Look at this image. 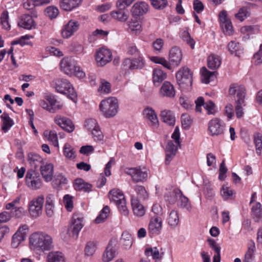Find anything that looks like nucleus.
Returning a JSON list of instances; mask_svg holds the SVG:
<instances>
[{"label": "nucleus", "instance_id": "nucleus-1", "mask_svg": "<svg viewBox=\"0 0 262 262\" xmlns=\"http://www.w3.org/2000/svg\"><path fill=\"white\" fill-rule=\"evenodd\" d=\"M30 244L31 248L34 250L48 251L53 247L52 238L47 234L35 232L30 236Z\"/></svg>", "mask_w": 262, "mask_h": 262}, {"label": "nucleus", "instance_id": "nucleus-2", "mask_svg": "<svg viewBox=\"0 0 262 262\" xmlns=\"http://www.w3.org/2000/svg\"><path fill=\"white\" fill-rule=\"evenodd\" d=\"M56 92L66 95L69 99L76 102L77 94L70 82L67 79L59 78L55 80Z\"/></svg>", "mask_w": 262, "mask_h": 262}, {"label": "nucleus", "instance_id": "nucleus-3", "mask_svg": "<svg viewBox=\"0 0 262 262\" xmlns=\"http://www.w3.org/2000/svg\"><path fill=\"white\" fill-rule=\"evenodd\" d=\"M99 108L105 117H113L118 112V100L113 97L103 100L99 105Z\"/></svg>", "mask_w": 262, "mask_h": 262}, {"label": "nucleus", "instance_id": "nucleus-4", "mask_svg": "<svg viewBox=\"0 0 262 262\" xmlns=\"http://www.w3.org/2000/svg\"><path fill=\"white\" fill-rule=\"evenodd\" d=\"M111 202L114 203L121 214L126 215L128 210L126 206V200L123 192L119 189H113L108 194Z\"/></svg>", "mask_w": 262, "mask_h": 262}, {"label": "nucleus", "instance_id": "nucleus-5", "mask_svg": "<svg viewBox=\"0 0 262 262\" xmlns=\"http://www.w3.org/2000/svg\"><path fill=\"white\" fill-rule=\"evenodd\" d=\"M176 76L177 82L180 87L186 88L191 86L192 73L188 68L184 67L181 68L177 73Z\"/></svg>", "mask_w": 262, "mask_h": 262}, {"label": "nucleus", "instance_id": "nucleus-6", "mask_svg": "<svg viewBox=\"0 0 262 262\" xmlns=\"http://www.w3.org/2000/svg\"><path fill=\"white\" fill-rule=\"evenodd\" d=\"M83 219L81 214L77 213L73 215L67 231L69 236L75 239L77 238L79 232L83 226Z\"/></svg>", "mask_w": 262, "mask_h": 262}, {"label": "nucleus", "instance_id": "nucleus-7", "mask_svg": "<svg viewBox=\"0 0 262 262\" xmlns=\"http://www.w3.org/2000/svg\"><path fill=\"white\" fill-rule=\"evenodd\" d=\"M44 198L40 195L33 199L29 204V211L33 217H37L42 213Z\"/></svg>", "mask_w": 262, "mask_h": 262}, {"label": "nucleus", "instance_id": "nucleus-8", "mask_svg": "<svg viewBox=\"0 0 262 262\" xmlns=\"http://www.w3.org/2000/svg\"><path fill=\"white\" fill-rule=\"evenodd\" d=\"M225 127V124L217 118L211 120L208 123V130L212 136L223 135L224 133Z\"/></svg>", "mask_w": 262, "mask_h": 262}, {"label": "nucleus", "instance_id": "nucleus-9", "mask_svg": "<svg viewBox=\"0 0 262 262\" xmlns=\"http://www.w3.org/2000/svg\"><path fill=\"white\" fill-rule=\"evenodd\" d=\"M162 229V220L161 217L154 216L151 217L149 224L148 232L152 237L160 233Z\"/></svg>", "mask_w": 262, "mask_h": 262}, {"label": "nucleus", "instance_id": "nucleus-10", "mask_svg": "<svg viewBox=\"0 0 262 262\" xmlns=\"http://www.w3.org/2000/svg\"><path fill=\"white\" fill-rule=\"evenodd\" d=\"M79 28V24L77 21L70 20L63 26L61 32V35L64 38H68L72 36Z\"/></svg>", "mask_w": 262, "mask_h": 262}, {"label": "nucleus", "instance_id": "nucleus-11", "mask_svg": "<svg viewBox=\"0 0 262 262\" xmlns=\"http://www.w3.org/2000/svg\"><path fill=\"white\" fill-rule=\"evenodd\" d=\"M126 173L130 175L135 182H144L148 177V173L146 171H142L137 168H129L126 171Z\"/></svg>", "mask_w": 262, "mask_h": 262}, {"label": "nucleus", "instance_id": "nucleus-12", "mask_svg": "<svg viewBox=\"0 0 262 262\" xmlns=\"http://www.w3.org/2000/svg\"><path fill=\"white\" fill-rule=\"evenodd\" d=\"M219 16L222 22L221 26L224 33L228 35L232 34L233 27L231 21L227 17V11L224 10H222L220 12Z\"/></svg>", "mask_w": 262, "mask_h": 262}, {"label": "nucleus", "instance_id": "nucleus-13", "mask_svg": "<svg viewBox=\"0 0 262 262\" xmlns=\"http://www.w3.org/2000/svg\"><path fill=\"white\" fill-rule=\"evenodd\" d=\"M111 59L112 53L109 50L106 49H100L96 55V60L101 66L105 65L111 60Z\"/></svg>", "mask_w": 262, "mask_h": 262}, {"label": "nucleus", "instance_id": "nucleus-14", "mask_svg": "<svg viewBox=\"0 0 262 262\" xmlns=\"http://www.w3.org/2000/svg\"><path fill=\"white\" fill-rule=\"evenodd\" d=\"M180 145H178L176 143L174 144L172 140H170L167 142L165 149V164L166 165L169 164L172 159L175 157L178 149V147H180Z\"/></svg>", "mask_w": 262, "mask_h": 262}, {"label": "nucleus", "instance_id": "nucleus-15", "mask_svg": "<svg viewBox=\"0 0 262 262\" xmlns=\"http://www.w3.org/2000/svg\"><path fill=\"white\" fill-rule=\"evenodd\" d=\"M18 26L27 30H32L36 28V23L32 16L29 14L22 15L18 22Z\"/></svg>", "mask_w": 262, "mask_h": 262}, {"label": "nucleus", "instance_id": "nucleus-16", "mask_svg": "<svg viewBox=\"0 0 262 262\" xmlns=\"http://www.w3.org/2000/svg\"><path fill=\"white\" fill-rule=\"evenodd\" d=\"M55 122L63 130L68 133H72L74 129L75 126L72 121L66 117L57 116L55 118Z\"/></svg>", "mask_w": 262, "mask_h": 262}, {"label": "nucleus", "instance_id": "nucleus-17", "mask_svg": "<svg viewBox=\"0 0 262 262\" xmlns=\"http://www.w3.org/2000/svg\"><path fill=\"white\" fill-rule=\"evenodd\" d=\"M76 65V61L72 58H65L60 62L61 70L67 75H72Z\"/></svg>", "mask_w": 262, "mask_h": 262}, {"label": "nucleus", "instance_id": "nucleus-18", "mask_svg": "<svg viewBox=\"0 0 262 262\" xmlns=\"http://www.w3.org/2000/svg\"><path fill=\"white\" fill-rule=\"evenodd\" d=\"M143 114L144 117L150 122L149 123L150 126L156 128L158 127L159 121L157 114L151 107H147L145 108Z\"/></svg>", "mask_w": 262, "mask_h": 262}, {"label": "nucleus", "instance_id": "nucleus-19", "mask_svg": "<svg viewBox=\"0 0 262 262\" xmlns=\"http://www.w3.org/2000/svg\"><path fill=\"white\" fill-rule=\"evenodd\" d=\"M182 59V53L181 49L178 47H172L169 51V60L173 64L178 66Z\"/></svg>", "mask_w": 262, "mask_h": 262}, {"label": "nucleus", "instance_id": "nucleus-20", "mask_svg": "<svg viewBox=\"0 0 262 262\" xmlns=\"http://www.w3.org/2000/svg\"><path fill=\"white\" fill-rule=\"evenodd\" d=\"M148 9V5L146 3H136L132 8L131 13L134 16H139L145 14Z\"/></svg>", "mask_w": 262, "mask_h": 262}, {"label": "nucleus", "instance_id": "nucleus-21", "mask_svg": "<svg viewBox=\"0 0 262 262\" xmlns=\"http://www.w3.org/2000/svg\"><path fill=\"white\" fill-rule=\"evenodd\" d=\"M54 166L51 163L42 164L40 166L41 174L47 182L50 181L53 178Z\"/></svg>", "mask_w": 262, "mask_h": 262}, {"label": "nucleus", "instance_id": "nucleus-22", "mask_svg": "<svg viewBox=\"0 0 262 262\" xmlns=\"http://www.w3.org/2000/svg\"><path fill=\"white\" fill-rule=\"evenodd\" d=\"M27 160L30 166L34 169L44 164L43 159L35 152L29 153L27 155Z\"/></svg>", "mask_w": 262, "mask_h": 262}, {"label": "nucleus", "instance_id": "nucleus-23", "mask_svg": "<svg viewBox=\"0 0 262 262\" xmlns=\"http://www.w3.org/2000/svg\"><path fill=\"white\" fill-rule=\"evenodd\" d=\"M82 0H60V8L64 11H70L78 7Z\"/></svg>", "mask_w": 262, "mask_h": 262}, {"label": "nucleus", "instance_id": "nucleus-24", "mask_svg": "<svg viewBox=\"0 0 262 262\" xmlns=\"http://www.w3.org/2000/svg\"><path fill=\"white\" fill-rule=\"evenodd\" d=\"M245 98H244V89H241L237 95V99L235 101V112L237 118H241L243 115L242 105H245Z\"/></svg>", "mask_w": 262, "mask_h": 262}, {"label": "nucleus", "instance_id": "nucleus-25", "mask_svg": "<svg viewBox=\"0 0 262 262\" xmlns=\"http://www.w3.org/2000/svg\"><path fill=\"white\" fill-rule=\"evenodd\" d=\"M160 94L163 96L173 97L175 91L173 85L169 82H165L160 89Z\"/></svg>", "mask_w": 262, "mask_h": 262}, {"label": "nucleus", "instance_id": "nucleus-26", "mask_svg": "<svg viewBox=\"0 0 262 262\" xmlns=\"http://www.w3.org/2000/svg\"><path fill=\"white\" fill-rule=\"evenodd\" d=\"M132 206L134 213L136 216L141 217L145 214L144 207L138 199H132Z\"/></svg>", "mask_w": 262, "mask_h": 262}, {"label": "nucleus", "instance_id": "nucleus-27", "mask_svg": "<svg viewBox=\"0 0 262 262\" xmlns=\"http://www.w3.org/2000/svg\"><path fill=\"white\" fill-rule=\"evenodd\" d=\"M46 99L50 104V113H54L62 107V105L60 104L59 102H57L54 96L51 95H48L46 97Z\"/></svg>", "mask_w": 262, "mask_h": 262}, {"label": "nucleus", "instance_id": "nucleus-28", "mask_svg": "<svg viewBox=\"0 0 262 262\" xmlns=\"http://www.w3.org/2000/svg\"><path fill=\"white\" fill-rule=\"evenodd\" d=\"M54 195L51 194H49L46 197V212L49 217H52L54 215V205L53 203Z\"/></svg>", "mask_w": 262, "mask_h": 262}, {"label": "nucleus", "instance_id": "nucleus-29", "mask_svg": "<svg viewBox=\"0 0 262 262\" xmlns=\"http://www.w3.org/2000/svg\"><path fill=\"white\" fill-rule=\"evenodd\" d=\"M208 67L212 70L219 68L221 64V59L218 56L212 55L208 57L207 60Z\"/></svg>", "mask_w": 262, "mask_h": 262}, {"label": "nucleus", "instance_id": "nucleus-30", "mask_svg": "<svg viewBox=\"0 0 262 262\" xmlns=\"http://www.w3.org/2000/svg\"><path fill=\"white\" fill-rule=\"evenodd\" d=\"M1 118L3 121V125L2 129L6 133L14 124V122L12 119L10 118L7 113H4L1 116Z\"/></svg>", "mask_w": 262, "mask_h": 262}, {"label": "nucleus", "instance_id": "nucleus-31", "mask_svg": "<svg viewBox=\"0 0 262 262\" xmlns=\"http://www.w3.org/2000/svg\"><path fill=\"white\" fill-rule=\"evenodd\" d=\"M116 255V251L114 249L112 244L109 243L102 256V260L104 262H108L112 260Z\"/></svg>", "mask_w": 262, "mask_h": 262}, {"label": "nucleus", "instance_id": "nucleus-32", "mask_svg": "<svg viewBox=\"0 0 262 262\" xmlns=\"http://www.w3.org/2000/svg\"><path fill=\"white\" fill-rule=\"evenodd\" d=\"M161 117L163 122L169 125L173 126L175 124V117L170 111L164 110L161 112Z\"/></svg>", "mask_w": 262, "mask_h": 262}, {"label": "nucleus", "instance_id": "nucleus-33", "mask_svg": "<svg viewBox=\"0 0 262 262\" xmlns=\"http://www.w3.org/2000/svg\"><path fill=\"white\" fill-rule=\"evenodd\" d=\"M74 187L76 190L89 192L91 191L92 185L79 178L75 180Z\"/></svg>", "mask_w": 262, "mask_h": 262}, {"label": "nucleus", "instance_id": "nucleus-34", "mask_svg": "<svg viewBox=\"0 0 262 262\" xmlns=\"http://www.w3.org/2000/svg\"><path fill=\"white\" fill-rule=\"evenodd\" d=\"M153 82L155 85L163 81L166 78V74L159 68H155L153 71Z\"/></svg>", "mask_w": 262, "mask_h": 262}, {"label": "nucleus", "instance_id": "nucleus-35", "mask_svg": "<svg viewBox=\"0 0 262 262\" xmlns=\"http://www.w3.org/2000/svg\"><path fill=\"white\" fill-rule=\"evenodd\" d=\"M174 192L176 197H179L180 206L182 208H186L188 209L190 208V204H189V199L184 196L180 189H176L174 190Z\"/></svg>", "mask_w": 262, "mask_h": 262}, {"label": "nucleus", "instance_id": "nucleus-36", "mask_svg": "<svg viewBox=\"0 0 262 262\" xmlns=\"http://www.w3.org/2000/svg\"><path fill=\"white\" fill-rule=\"evenodd\" d=\"M120 241L125 249H130L133 244V238L130 234L127 232H123Z\"/></svg>", "mask_w": 262, "mask_h": 262}, {"label": "nucleus", "instance_id": "nucleus-37", "mask_svg": "<svg viewBox=\"0 0 262 262\" xmlns=\"http://www.w3.org/2000/svg\"><path fill=\"white\" fill-rule=\"evenodd\" d=\"M47 262H63V257L61 252L54 251L50 252L47 258Z\"/></svg>", "mask_w": 262, "mask_h": 262}, {"label": "nucleus", "instance_id": "nucleus-38", "mask_svg": "<svg viewBox=\"0 0 262 262\" xmlns=\"http://www.w3.org/2000/svg\"><path fill=\"white\" fill-rule=\"evenodd\" d=\"M216 73V72H210L208 71L205 67H203L201 69L202 81L206 84L209 83L210 80H213L212 78Z\"/></svg>", "mask_w": 262, "mask_h": 262}, {"label": "nucleus", "instance_id": "nucleus-39", "mask_svg": "<svg viewBox=\"0 0 262 262\" xmlns=\"http://www.w3.org/2000/svg\"><path fill=\"white\" fill-rule=\"evenodd\" d=\"M111 15L113 18L121 22H125L128 17L127 14L124 11L119 9L111 12Z\"/></svg>", "mask_w": 262, "mask_h": 262}, {"label": "nucleus", "instance_id": "nucleus-40", "mask_svg": "<svg viewBox=\"0 0 262 262\" xmlns=\"http://www.w3.org/2000/svg\"><path fill=\"white\" fill-rule=\"evenodd\" d=\"M24 233H21L19 231L17 232L13 235L12 238L11 245L13 248H17L20 243L25 240Z\"/></svg>", "mask_w": 262, "mask_h": 262}, {"label": "nucleus", "instance_id": "nucleus-41", "mask_svg": "<svg viewBox=\"0 0 262 262\" xmlns=\"http://www.w3.org/2000/svg\"><path fill=\"white\" fill-rule=\"evenodd\" d=\"M145 254L146 256H152L153 259H161L164 254L163 252H161L160 254L157 248L155 247L154 248H148L146 249L145 251Z\"/></svg>", "mask_w": 262, "mask_h": 262}, {"label": "nucleus", "instance_id": "nucleus-42", "mask_svg": "<svg viewBox=\"0 0 262 262\" xmlns=\"http://www.w3.org/2000/svg\"><path fill=\"white\" fill-rule=\"evenodd\" d=\"M251 210L254 219L256 222H258L262 218L260 203H257L255 205L252 207Z\"/></svg>", "mask_w": 262, "mask_h": 262}, {"label": "nucleus", "instance_id": "nucleus-43", "mask_svg": "<svg viewBox=\"0 0 262 262\" xmlns=\"http://www.w3.org/2000/svg\"><path fill=\"white\" fill-rule=\"evenodd\" d=\"M128 31L132 34H138L141 30V26L138 21H129L127 23Z\"/></svg>", "mask_w": 262, "mask_h": 262}, {"label": "nucleus", "instance_id": "nucleus-44", "mask_svg": "<svg viewBox=\"0 0 262 262\" xmlns=\"http://www.w3.org/2000/svg\"><path fill=\"white\" fill-rule=\"evenodd\" d=\"M64 156L68 159L73 160L76 158L75 151L74 148L69 144H65L63 147Z\"/></svg>", "mask_w": 262, "mask_h": 262}, {"label": "nucleus", "instance_id": "nucleus-45", "mask_svg": "<svg viewBox=\"0 0 262 262\" xmlns=\"http://www.w3.org/2000/svg\"><path fill=\"white\" fill-rule=\"evenodd\" d=\"M98 92L108 94L111 91V83L104 79H101L100 81V85L98 89Z\"/></svg>", "mask_w": 262, "mask_h": 262}, {"label": "nucleus", "instance_id": "nucleus-46", "mask_svg": "<svg viewBox=\"0 0 262 262\" xmlns=\"http://www.w3.org/2000/svg\"><path fill=\"white\" fill-rule=\"evenodd\" d=\"M110 211L108 206H106L104 207L102 210H101L100 213L95 219V223L96 224H100L101 223L105 221V220L107 217L110 213Z\"/></svg>", "mask_w": 262, "mask_h": 262}, {"label": "nucleus", "instance_id": "nucleus-47", "mask_svg": "<svg viewBox=\"0 0 262 262\" xmlns=\"http://www.w3.org/2000/svg\"><path fill=\"white\" fill-rule=\"evenodd\" d=\"M1 24L3 29L6 30L10 29V25L9 23V13L7 11H4L1 16Z\"/></svg>", "mask_w": 262, "mask_h": 262}, {"label": "nucleus", "instance_id": "nucleus-48", "mask_svg": "<svg viewBox=\"0 0 262 262\" xmlns=\"http://www.w3.org/2000/svg\"><path fill=\"white\" fill-rule=\"evenodd\" d=\"M179 222L178 214L177 211L172 210L168 218V224L171 227L176 226Z\"/></svg>", "mask_w": 262, "mask_h": 262}, {"label": "nucleus", "instance_id": "nucleus-49", "mask_svg": "<svg viewBox=\"0 0 262 262\" xmlns=\"http://www.w3.org/2000/svg\"><path fill=\"white\" fill-rule=\"evenodd\" d=\"M135 190L137 193L138 197L140 200H145L148 197V194L144 187L141 185H137Z\"/></svg>", "mask_w": 262, "mask_h": 262}, {"label": "nucleus", "instance_id": "nucleus-50", "mask_svg": "<svg viewBox=\"0 0 262 262\" xmlns=\"http://www.w3.org/2000/svg\"><path fill=\"white\" fill-rule=\"evenodd\" d=\"M42 183L39 176L35 177V178L32 180L27 185L30 188L36 190L40 188L41 186Z\"/></svg>", "mask_w": 262, "mask_h": 262}, {"label": "nucleus", "instance_id": "nucleus-51", "mask_svg": "<svg viewBox=\"0 0 262 262\" xmlns=\"http://www.w3.org/2000/svg\"><path fill=\"white\" fill-rule=\"evenodd\" d=\"M144 66V62L141 57L138 58L132 59V63L130 70L141 69Z\"/></svg>", "mask_w": 262, "mask_h": 262}, {"label": "nucleus", "instance_id": "nucleus-52", "mask_svg": "<svg viewBox=\"0 0 262 262\" xmlns=\"http://www.w3.org/2000/svg\"><path fill=\"white\" fill-rule=\"evenodd\" d=\"M33 37V36L32 35H26L21 36L19 39L13 41L11 42V45H14L19 44L21 46H24L25 45H32L31 41L24 42V40H29L30 38H32Z\"/></svg>", "mask_w": 262, "mask_h": 262}, {"label": "nucleus", "instance_id": "nucleus-53", "mask_svg": "<svg viewBox=\"0 0 262 262\" xmlns=\"http://www.w3.org/2000/svg\"><path fill=\"white\" fill-rule=\"evenodd\" d=\"M242 88L244 89V98H245L246 96V89L245 86L242 85H237L236 84H231L229 89V94L231 95H234L236 93L237 95H238L239 90H241ZM236 96L237 97V95H236Z\"/></svg>", "mask_w": 262, "mask_h": 262}, {"label": "nucleus", "instance_id": "nucleus-54", "mask_svg": "<svg viewBox=\"0 0 262 262\" xmlns=\"http://www.w3.org/2000/svg\"><path fill=\"white\" fill-rule=\"evenodd\" d=\"M96 243L90 241L87 243L85 248V253L88 256H92L96 251Z\"/></svg>", "mask_w": 262, "mask_h": 262}, {"label": "nucleus", "instance_id": "nucleus-55", "mask_svg": "<svg viewBox=\"0 0 262 262\" xmlns=\"http://www.w3.org/2000/svg\"><path fill=\"white\" fill-rule=\"evenodd\" d=\"M26 213V210L22 207L14 208L11 211L12 216L16 218H20L25 215Z\"/></svg>", "mask_w": 262, "mask_h": 262}, {"label": "nucleus", "instance_id": "nucleus-56", "mask_svg": "<svg viewBox=\"0 0 262 262\" xmlns=\"http://www.w3.org/2000/svg\"><path fill=\"white\" fill-rule=\"evenodd\" d=\"M182 125L184 128L188 129L192 123V119L187 114H183L181 116Z\"/></svg>", "mask_w": 262, "mask_h": 262}, {"label": "nucleus", "instance_id": "nucleus-57", "mask_svg": "<svg viewBox=\"0 0 262 262\" xmlns=\"http://www.w3.org/2000/svg\"><path fill=\"white\" fill-rule=\"evenodd\" d=\"M249 16V13L246 7H242L239 9L238 13L235 14V17L240 21H243L246 18Z\"/></svg>", "mask_w": 262, "mask_h": 262}, {"label": "nucleus", "instance_id": "nucleus-58", "mask_svg": "<svg viewBox=\"0 0 262 262\" xmlns=\"http://www.w3.org/2000/svg\"><path fill=\"white\" fill-rule=\"evenodd\" d=\"M46 15L51 19L55 18L58 14V9L53 6L48 7L45 10Z\"/></svg>", "mask_w": 262, "mask_h": 262}, {"label": "nucleus", "instance_id": "nucleus-59", "mask_svg": "<svg viewBox=\"0 0 262 262\" xmlns=\"http://www.w3.org/2000/svg\"><path fill=\"white\" fill-rule=\"evenodd\" d=\"M152 6L157 9H163L166 7L167 0H150Z\"/></svg>", "mask_w": 262, "mask_h": 262}, {"label": "nucleus", "instance_id": "nucleus-60", "mask_svg": "<svg viewBox=\"0 0 262 262\" xmlns=\"http://www.w3.org/2000/svg\"><path fill=\"white\" fill-rule=\"evenodd\" d=\"M72 196L69 194H66L63 197V203L65 207L68 211H71L73 208Z\"/></svg>", "mask_w": 262, "mask_h": 262}, {"label": "nucleus", "instance_id": "nucleus-61", "mask_svg": "<svg viewBox=\"0 0 262 262\" xmlns=\"http://www.w3.org/2000/svg\"><path fill=\"white\" fill-rule=\"evenodd\" d=\"M254 142L256 147V151L258 155L261 154L262 148V139L259 134L255 135L254 136Z\"/></svg>", "mask_w": 262, "mask_h": 262}, {"label": "nucleus", "instance_id": "nucleus-62", "mask_svg": "<svg viewBox=\"0 0 262 262\" xmlns=\"http://www.w3.org/2000/svg\"><path fill=\"white\" fill-rule=\"evenodd\" d=\"M93 138L95 141H102L103 140V135L100 129L99 126H98L95 130L91 131Z\"/></svg>", "mask_w": 262, "mask_h": 262}, {"label": "nucleus", "instance_id": "nucleus-63", "mask_svg": "<svg viewBox=\"0 0 262 262\" xmlns=\"http://www.w3.org/2000/svg\"><path fill=\"white\" fill-rule=\"evenodd\" d=\"M85 127L87 128L90 131H92L97 128L98 126L96 120L94 119H89L85 121Z\"/></svg>", "mask_w": 262, "mask_h": 262}, {"label": "nucleus", "instance_id": "nucleus-64", "mask_svg": "<svg viewBox=\"0 0 262 262\" xmlns=\"http://www.w3.org/2000/svg\"><path fill=\"white\" fill-rule=\"evenodd\" d=\"M204 107L208 111V114H215L216 111L215 110V105L211 100L207 101L204 104Z\"/></svg>", "mask_w": 262, "mask_h": 262}]
</instances>
